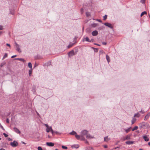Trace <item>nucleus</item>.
Instances as JSON below:
<instances>
[{"mask_svg":"<svg viewBox=\"0 0 150 150\" xmlns=\"http://www.w3.org/2000/svg\"><path fill=\"white\" fill-rule=\"evenodd\" d=\"M148 144L149 146H150V142L148 143Z\"/></svg>","mask_w":150,"mask_h":150,"instance_id":"4d7b16f0","label":"nucleus"},{"mask_svg":"<svg viewBox=\"0 0 150 150\" xmlns=\"http://www.w3.org/2000/svg\"><path fill=\"white\" fill-rule=\"evenodd\" d=\"M104 24L106 26H108V27L110 28H112V26L111 24L110 23H105Z\"/></svg>","mask_w":150,"mask_h":150,"instance_id":"39448f33","label":"nucleus"},{"mask_svg":"<svg viewBox=\"0 0 150 150\" xmlns=\"http://www.w3.org/2000/svg\"><path fill=\"white\" fill-rule=\"evenodd\" d=\"M106 59L108 62L109 63L110 62V57L108 55H106Z\"/></svg>","mask_w":150,"mask_h":150,"instance_id":"dca6fc26","label":"nucleus"},{"mask_svg":"<svg viewBox=\"0 0 150 150\" xmlns=\"http://www.w3.org/2000/svg\"><path fill=\"white\" fill-rule=\"evenodd\" d=\"M81 136L78 135L77 134L75 135V137L77 139H79L80 138Z\"/></svg>","mask_w":150,"mask_h":150,"instance_id":"4be33fe9","label":"nucleus"},{"mask_svg":"<svg viewBox=\"0 0 150 150\" xmlns=\"http://www.w3.org/2000/svg\"><path fill=\"white\" fill-rule=\"evenodd\" d=\"M83 42L86 41L88 42H91V41L89 40L88 37H86L83 38Z\"/></svg>","mask_w":150,"mask_h":150,"instance_id":"0eeeda50","label":"nucleus"},{"mask_svg":"<svg viewBox=\"0 0 150 150\" xmlns=\"http://www.w3.org/2000/svg\"><path fill=\"white\" fill-rule=\"evenodd\" d=\"M139 131H137V132H139Z\"/></svg>","mask_w":150,"mask_h":150,"instance_id":"0e129e2a","label":"nucleus"},{"mask_svg":"<svg viewBox=\"0 0 150 150\" xmlns=\"http://www.w3.org/2000/svg\"><path fill=\"white\" fill-rule=\"evenodd\" d=\"M54 132L56 133V134H58V133L57 131Z\"/></svg>","mask_w":150,"mask_h":150,"instance_id":"864d4df0","label":"nucleus"},{"mask_svg":"<svg viewBox=\"0 0 150 150\" xmlns=\"http://www.w3.org/2000/svg\"><path fill=\"white\" fill-rule=\"evenodd\" d=\"M2 32L0 31V35L2 34Z\"/></svg>","mask_w":150,"mask_h":150,"instance_id":"6e6d98bb","label":"nucleus"},{"mask_svg":"<svg viewBox=\"0 0 150 150\" xmlns=\"http://www.w3.org/2000/svg\"><path fill=\"white\" fill-rule=\"evenodd\" d=\"M104 141H105V142H108L109 139H108V137L107 136L105 137L104 138Z\"/></svg>","mask_w":150,"mask_h":150,"instance_id":"5701e85b","label":"nucleus"},{"mask_svg":"<svg viewBox=\"0 0 150 150\" xmlns=\"http://www.w3.org/2000/svg\"><path fill=\"white\" fill-rule=\"evenodd\" d=\"M50 129H51V131L52 134H53L54 133V132L53 131V129H52V128H50Z\"/></svg>","mask_w":150,"mask_h":150,"instance_id":"f704fd0d","label":"nucleus"},{"mask_svg":"<svg viewBox=\"0 0 150 150\" xmlns=\"http://www.w3.org/2000/svg\"><path fill=\"white\" fill-rule=\"evenodd\" d=\"M149 17L150 18V16L149 15Z\"/></svg>","mask_w":150,"mask_h":150,"instance_id":"338daca9","label":"nucleus"},{"mask_svg":"<svg viewBox=\"0 0 150 150\" xmlns=\"http://www.w3.org/2000/svg\"><path fill=\"white\" fill-rule=\"evenodd\" d=\"M73 45V44L72 43V44H70L68 46V48H70Z\"/></svg>","mask_w":150,"mask_h":150,"instance_id":"bb28decb","label":"nucleus"},{"mask_svg":"<svg viewBox=\"0 0 150 150\" xmlns=\"http://www.w3.org/2000/svg\"><path fill=\"white\" fill-rule=\"evenodd\" d=\"M72 135H76L77 133H76L74 131H73L71 132L70 133Z\"/></svg>","mask_w":150,"mask_h":150,"instance_id":"6ab92c4d","label":"nucleus"},{"mask_svg":"<svg viewBox=\"0 0 150 150\" xmlns=\"http://www.w3.org/2000/svg\"><path fill=\"white\" fill-rule=\"evenodd\" d=\"M6 45L9 47H10V45L8 44V43H7L6 44Z\"/></svg>","mask_w":150,"mask_h":150,"instance_id":"49530a36","label":"nucleus"},{"mask_svg":"<svg viewBox=\"0 0 150 150\" xmlns=\"http://www.w3.org/2000/svg\"><path fill=\"white\" fill-rule=\"evenodd\" d=\"M95 44V45H98V46H100V45H99V44Z\"/></svg>","mask_w":150,"mask_h":150,"instance_id":"13d9d810","label":"nucleus"},{"mask_svg":"<svg viewBox=\"0 0 150 150\" xmlns=\"http://www.w3.org/2000/svg\"><path fill=\"white\" fill-rule=\"evenodd\" d=\"M28 67L32 69V64L30 62H29L28 64Z\"/></svg>","mask_w":150,"mask_h":150,"instance_id":"aec40b11","label":"nucleus"},{"mask_svg":"<svg viewBox=\"0 0 150 150\" xmlns=\"http://www.w3.org/2000/svg\"><path fill=\"white\" fill-rule=\"evenodd\" d=\"M15 44H16V48L18 52H21V50H20V48H19V45L16 42H15Z\"/></svg>","mask_w":150,"mask_h":150,"instance_id":"20e7f679","label":"nucleus"},{"mask_svg":"<svg viewBox=\"0 0 150 150\" xmlns=\"http://www.w3.org/2000/svg\"><path fill=\"white\" fill-rule=\"evenodd\" d=\"M146 14V11H144L142 12L141 14V16H142L143 15H144V14Z\"/></svg>","mask_w":150,"mask_h":150,"instance_id":"393cba45","label":"nucleus"},{"mask_svg":"<svg viewBox=\"0 0 150 150\" xmlns=\"http://www.w3.org/2000/svg\"><path fill=\"white\" fill-rule=\"evenodd\" d=\"M126 143L128 145L132 144L134 143V142L128 141L126 142Z\"/></svg>","mask_w":150,"mask_h":150,"instance_id":"ddd939ff","label":"nucleus"},{"mask_svg":"<svg viewBox=\"0 0 150 150\" xmlns=\"http://www.w3.org/2000/svg\"><path fill=\"white\" fill-rule=\"evenodd\" d=\"M16 55L13 56L11 57V58H13L15 57H16Z\"/></svg>","mask_w":150,"mask_h":150,"instance_id":"de8ad7c7","label":"nucleus"},{"mask_svg":"<svg viewBox=\"0 0 150 150\" xmlns=\"http://www.w3.org/2000/svg\"><path fill=\"white\" fill-rule=\"evenodd\" d=\"M86 143L88 144V142L87 141H86Z\"/></svg>","mask_w":150,"mask_h":150,"instance_id":"bf43d9fd","label":"nucleus"},{"mask_svg":"<svg viewBox=\"0 0 150 150\" xmlns=\"http://www.w3.org/2000/svg\"><path fill=\"white\" fill-rule=\"evenodd\" d=\"M102 44H103V45H106L107 43H106V42H102Z\"/></svg>","mask_w":150,"mask_h":150,"instance_id":"a19ab883","label":"nucleus"},{"mask_svg":"<svg viewBox=\"0 0 150 150\" xmlns=\"http://www.w3.org/2000/svg\"><path fill=\"white\" fill-rule=\"evenodd\" d=\"M140 112L142 114H143L145 112L143 111H142V110H141V111H140Z\"/></svg>","mask_w":150,"mask_h":150,"instance_id":"58836bf2","label":"nucleus"},{"mask_svg":"<svg viewBox=\"0 0 150 150\" xmlns=\"http://www.w3.org/2000/svg\"><path fill=\"white\" fill-rule=\"evenodd\" d=\"M6 122H7L8 123H9V119L8 118H7L6 119Z\"/></svg>","mask_w":150,"mask_h":150,"instance_id":"c9c22d12","label":"nucleus"},{"mask_svg":"<svg viewBox=\"0 0 150 150\" xmlns=\"http://www.w3.org/2000/svg\"><path fill=\"white\" fill-rule=\"evenodd\" d=\"M10 145L12 147H15L18 145V143L17 142L14 141L13 142L11 143Z\"/></svg>","mask_w":150,"mask_h":150,"instance_id":"f03ea898","label":"nucleus"},{"mask_svg":"<svg viewBox=\"0 0 150 150\" xmlns=\"http://www.w3.org/2000/svg\"><path fill=\"white\" fill-rule=\"evenodd\" d=\"M46 144L47 146H53L54 145V143L52 142H47Z\"/></svg>","mask_w":150,"mask_h":150,"instance_id":"6e6552de","label":"nucleus"},{"mask_svg":"<svg viewBox=\"0 0 150 150\" xmlns=\"http://www.w3.org/2000/svg\"><path fill=\"white\" fill-rule=\"evenodd\" d=\"M45 126L47 127H47H49V126L47 124H45Z\"/></svg>","mask_w":150,"mask_h":150,"instance_id":"37998d69","label":"nucleus"},{"mask_svg":"<svg viewBox=\"0 0 150 150\" xmlns=\"http://www.w3.org/2000/svg\"><path fill=\"white\" fill-rule=\"evenodd\" d=\"M8 56L7 54V53H5L4 55V56L3 58L2 59H4L5 58L7 57Z\"/></svg>","mask_w":150,"mask_h":150,"instance_id":"a878e982","label":"nucleus"},{"mask_svg":"<svg viewBox=\"0 0 150 150\" xmlns=\"http://www.w3.org/2000/svg\"><path fill=\"white\" fill-rule=\"evenodd\" d=\"M1 139V138H0V140Z\"/></svg>","mask_w":150,"mask_h":150,"instance_id":"69168bd1","label":"nucleus"},{"mask_svg":"<svg viewBox=\"0 0 150 150\" xmlns=\"http://www.w3.org/2000/svg\"><path fill=\"white\" fill-rule=\"evenodd\" d=\"M75 54L74 53V51L73 50L68 53V55L69 57L72 56Z\"/></svg>","mask_w":150,"mask_h":150,"instance_id":"7ed1b4c3","label":"nucleus"},{"mask_svg":"<svg viewBox=\"0 0 150 150\" xmlns=\"http://www.w3.org/2000/svg\"><path fill=\"white\" fill-rule=\"evenodd\" d=\"M92 35L93 36H96L98 34V32L97 30H94L92 33Z\"/></svg>","mask_w":150,"mask_h":150,"instance_id":"9d476101","label":"nucleus"},{"mask_svg":"<svg viewBox=\"0 0 150 150\" xmlns=\"http://www.w3.org/2000/svg\"><path fill=\"white\" fill-rule=\"evenodd\" d=\"M84 136H86V137L87 139H92L93 138V137L91 136L90 134L88 133V131L86 130H83L81 132V137H82V140H85V138L83 137Z\"/></svg>","mask_w":150,"mask_h":150,"instance_id":"f257e3e1","label":"nucleus"},{"mask_svg":"<svg viewBox=\"0 0 150 150\" xmlns=\"http://www.w3.org/2000/svg\"><path fill=\"white\" fill-rule=\"evenodd\" d=\"M3 134L4 135V137H7L8 136V135H7V134H6V133H3Z\"/></svg>","mask_w":150,"mask_h":150,"instance_id":"473e14b6","label":"nucleus"},{"mask_svg":"<svg viewBox=\"0 0 150 150\" xmlns=\"http://www.w3.org/2000/svg\"><path fill=\"white\" fill-rule=\"evenodd\" d=\"M140 116V114L138 113H137V114H135L134 116V117H139Z\"/></svg>","mask_w":150,"mask_h":150,"instance_id":"412c9836","label":"nucleus"},{"mask_svg":"<svg viewBox=\"0 0 150 150\" xmlns=\"http://www.w3.org/2000/svg\"><path fill=\"white\" fill-rule=\"evenodd\" d=\"M32 71L31 70H29V74L30 76L32 74Z\"/></svg>","mask_w":150,"mask_h":150,"instance_id":"7c9ffc66","label":"nucleus"},{"mask_svg":"<svg viewBox=\"0 0 150 150\" xmlns=\"http://www.w3.org/2000/svg\"><path fill=\"white\" fill-rule=\"evenodd\" d=\"M97 21H99V22H101L102 21H101V20H100V19H98V20H97Z\"/></svg>","mask_w":150,"mask_h":150,"instance_id":"09e8293b","label":"nucleus"},{"mask_svg":"<svg viewBox=\"0 0 150 150\" xmlns=\"http://www.w3.org/2000/svg\"><path fill=\"white\" fill-rule=\"evenodd\" d=\"M0 150H5L4 149H3V148H1L0 149Z\"/></svg>","mask_w":150,"mask_h":150,"instance_id":"3c124183","label":"nucleus"},{"mask_svg":"<svg viewBox=\"0 0 150 150\" xmlns=\"http://www.w3.org/2000/svg\"><path fill=\"white\" fill-rule=\"evenodd\" d=\"M22 143L23 144H25L26 143L23 142H22Z\"/></svg>","mask_w":150,"mask_h":150,"instance_id":"8fccbe9b","label":"nucleus"},{"mask_svg":"<svg viewBox=\"0 0 150 150\" xmlns=\"http://www.w3.org/2000/svg\"><path fill=\"white\" fill-rule=\"evenodd\" d=\"M38 150H42V149L40 146H38Z\"/></svg>","mask_w":150,"mask_h":150,"instance_id":"2f4dec72","label":"nucleus"},{"mask_svg":"<svg viewBox=\"0 0 150 150\" xmlns=\"http://www.w3.org/2000/svg\"><path fill=\"white\" fill-rule=\"evenodd\" d=\"M138 129V127L137 126H135L132 129V131H134L135 130H136Z\"/></svg>","mask_w":150,"mask_h":150,"instance_id":"b1692460","label":"nucleus"},{"mask_svg":"<svg viewBox=\"0 0 150 150\" xmlns=\"http://www.w3.org/2000/svg\"><path fill=\"white\" fill-rule=\"evenodd\" d=\"M100 53H103V50H101V51H100Z\"/></svg>","mask_w":150,"mask_h":150,"instance_id":"603ef678","label":"nucleus"},{"mask_svg":"<svg viewBox=\"0 0 150 150\" xmlns=\"http://www.w3.org/2000/svg\"><path fill=\"white\" fill-rule=\"evenodd\" d=\"M119 148V147H115V149H116L117 148Z\"/></svg>","mask_w":150,"mask_h":150,"instance_id":"052dcab7","label":"nucleus"},{"mask_svg":"<svg viewBox=\"0 0 150 150\" xmlns=\"http://www.w3.org/2000/svg\"><path fill=\"white\" fill-rule=\"evenodd\" d=\"M139 150H143L142 149H139Z\"/></svg>","mask_w":150,"mask_h":150,"instance_id":"680f3d73","label":"nucleus"},{"mask_svg":"<svg viewBox=\"0 0 150 150\" xmlns=\"http://www.w3.org/2000/svg\"><path fill=\"white\" fill-rule=\"evenodd\" d=\"M8 139L9 141H12V139L11 138H8Z\"/></svg>","mask_w":150,"mask_h":150,"instance_id":"a18cd8bd","label":"nucleus"},{"mask_svg":"<svg viewBox=\"0 0 150 150\" xmlns=\"http://www.w3.org/2000/svg\"><path fill=\"white\" fill-rule=\"evenodd\" d=\"M143 137L145 141L147 142L149 141V139L146 135H143Z\"/></svg>","mask_w":150,"mask_h":150,"instance_id":"423d86ee","label":"nucleus"},{"mask_svg":"<svg viewBox=\"0 0 150 150\" xmlns=\"http://www.w3.org/2000/svg\"><path fill=\"white\" fill-rule=\"evenodd\" d=\"M150 116V112L148 113L145 116L144 118V120H146Z\"/></svg>","mask_w":150,"mask_h":150,"instance_id":"1a4fd4ad","label":"nucleus"},{"mask_svg":"<svg viewBox=\"0 0 150 150\" xmlns=\"http://www.w3.org/2000/svg\"><path fill=\"white\" fill-rule=\"evenodd\" d=\"M93 149V148L92 147H89V149Z\"/></svg>","mask_w":150,"mask_h":150,"instance_id":"5fc2aeb1","label":"nucleus"},{"mask_svg":"<svg viewBox=\"0 0 150 150\" xmlns=\"http://www.w3.org/2000/svg\"><path fill=\"white\" fill-rule=\"evenodd\" d=\"M86 15L87 16H88L89 15V13L88 12H86Z\"/></svg>","mask_w":150,"mask_h":150,"instance_id":"ea45409f","label":"nucleus"},{"mask_svg":"<svg viewBox=\"0 0 150 150\" xmlns=\"http://www.w3.org/2000/svg\"><path fill=\"white\" fill-rule=\"evenodd\" d=\"M62 148L64 149H67V147L64 146H62Z\"/></svg>","mask_w":150,"mask_h":150,"instance_id":"c756f323","label":"nucleus"},{"mask_svg":"<svg viewBox=\"0 0 150 150\" xmlns=\"http://www.w3.org/2000/svg\"><path fill=\"white\" fill-rule=\"evenodd\" d=\"M130 128H131V127L127 129H126L125 130V131L127 133H128L130 131Z\"/></svg>","mask_w":150,"mask_h":150,"instance_id":"cd10ccee","label":"nucleus"},{"mask_svg":"<svg viewBox=\"0 0 150 150\" xmlns=\"http://www.w3.org/2000/svg\"><path fill=\"white\" fill-rule=\"evenodd\" d=\"M55 150H58V149H55Z\"/></svg>","mask_w":150,"mask_h":150,"instance_id":"e2e57ef3","label":"nucleus"},{"mask_svg":"<svg viewBox=\"0 0 150 150\" xmlns=\"http://www.w3.org/2000/svg\"><path fill=\"white\" fill-rule=\"evenodd\" d=\"M136 121V119L134 117H133L131 121L132 124H134Z\"/></svg>","mask_w":150,"mask_h":150,"instance_id":"f3484780","label":"nucleus"},{"mask_svg":"<svg viewBox=\"0 0 150 150\" xmlns=\"http://www.w3.org/2000/svg\"><path fill=\"white\" fill-rule=\"evenodd\" d=\"M15 59L21 61L23 62H24L25 61L24 59L22 58H16Z\"/></svg>","mask_w":150,"mask_h":150,"instance_id":"a211bd4d","label":"nucleus"},{"mask_svg":"<svg viewBox=\"0 0 150 150\" xmlns=\"http://www.w3.org/2000/svg\"><path fill=\"white\" fill-rule=\"evenodd\" d=\"M94 51H95V52H98V49L94 48Z\"/></svg>","mask_w":150,"mask_h":150,"instance_id":"e433bc0d","label":"nucleus"},{"mask_svg":"<svg viewBox=\"0 0 150 150\" xmlns=\"http://www.w3.org/2000/svg\"><path fill=\"white\" fill-rule=\"evenodd\" d=\"M107 15H105L104 16H103V20H105L107 18Z\"/></svg>","mask_w":150,"mask_h":150,"instance_id":"c85d7f7f","label":"nucleus"},{"mask_svg":"<svg viewBox=\"0 0 150 150\" xmlns=\"http://www.w3.org/2000/svg\"><path fill=\"white\" fill-rule=\"evenodd\" d=\"M79 146V144H74L71 146L72 148H75L76 149H78Z\"/></svg>","mask_w":150,"mask_h":150,"instance_id":"f8f14e48","label":"nucleus"},{"mask_svg":"<svg viewBox=\"0 0 150 150\" xmlns=\"http://www.w3.org/2000/svg\"><path fill=\"white\" fill-rule=\"evenodd\" d=\"M141 2L142 4L144 3V0H141Z\"/></svg>","mask_w":150,"mask_h":150,"instance_id":"79ce46f5","label":"nucleus"},{"mask_svg":"<svg viewBox=\"0 0 150 150\" xmlns=\"http://www.w3.org/2000/svg\"><path fill=\"white\" fill-rule=\"evenodd\" d=\"M50 128H52V127H50L47 128L46 131L47 132H49L50 131H51V129H50Z\"/></svg>","mask_w":150,"mask_h":150,"instance_id":"2eb2a0df","label":"nucleus"},{"mask_svg":"<svg viewBox=\"0 0 150 150\" xmlns=\"http://www.w3.org/2000/svg\"><path fill=\"white\" fill-rule=\"evenodd\" d=\"M130 139V136L129 135H127L125 138L124 139V140H128Z\"/></svg>","mask_w":150,"mask_h":150,"instance_id":"4468645a","label":"nucleus"},{"mask_svg":"<svg viewBox=\"0 0 150 150\" xmlns=\"http://www.w3.org/2000/svg\"><path fill=\"white\" fill-rule=\"evenodd\" d=\"M4 64L3 63H2L1 64V65H0V66L1 67H3V66H4Z\"/></svg>","mask_w":150,"mask_h":150,"instance_id":"4c0bfd02","label":"nucleus"},{"mask_svg":"<svg viewBox=\"0 0 150 150\" xmlns=\"http://www.w3.org/2000/svg\"><path fill=\"white\" fill-rule=\"evenodd\" d=\"M3 29V26L1 25H0V30H2Z\"/></svg>","mask_w":150,"mask_h":150,"instance_id":"72a5a7b5","label":"nucleus"},{"mask_svg":"<svg viewBox=\"0 0 150 150\" xmlns=\"http://www.w3.org/2000/svg\"><path fill=\"white\" fill-rule=\"evenodd\" d=\"M14 131L17 133L20 134V132L19 130L16 127H14L13 128Z\"/></svg>","mask_w":150,"mask_h":150,"instance_id":"9b49d317","label":"nucleus"},{"mask_svg":"<svg viewBox=\"0 0 150 150\" xmlns=\"http://www.w3.org/2000/svg\"><path fill=\"white\" fill-rule=\"evenodd\" d=\"M103 146H104V148H107L108 147L107 146V145H104Z\"/></svg>","mask_w":150,"mask_h":150,"instance_id":"c03bdc74","label":"nucleus"}]
</instances>
